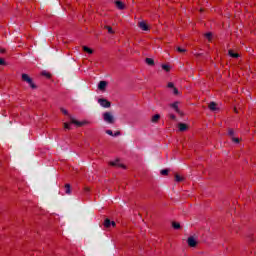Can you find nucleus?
<instances>
[{
  "instance_id": "nucleus-1",
  "label": "nucleus",
  "mask_w": 256,
  "mask_h": 256,
  "mask_svg": "<svg viewBox=\"0 0 256 256\" xmlns=\"http://www.w3.org/2000/svg\"><path fill=\"white\" fill-rule=\"evenodd\" d=\"M22 81H25V83H28V85H30L31 89H37V86L35 85V83H33V79H31V77H29V75L22 74Z\"/></svg>"
},
{
  "instance_id": "nucleus-2",
  "label": "nucleus",
  "mask_w": 256,
  "mask_h": 256,
  "mask_svg": "<svg viewBox=\"0 0 256 256\" xmlns=\"http://www.w3.org/2000/svg\"><path fill=\"white\" fill-rule=\"evenodd\" d=\"M103 119L106 123H109L110 125H113V123H115V118L113 117V114H111V112H105L103 114Z\"/></svg>"
},
{
  "instance_id": "nucleus-3",
  "label": "nucleus",
  "mask_w": 256,
  "mask_h": 256,
  "mask_svg": "<svg viewBox=\"0 0 256 256\" xmlns=\"http://www.w3.org/2000/svg\"><path fill=\"white\" fill-rule=\"evenodd\" d=\"M228 135L231 137L233 143H240L239 138L235 137V131L232 128L228 129Z\"/></svg>"
},
{
  "instance_id": "nucleus-4",
  "label": "nucleus",
  "mask_w": 256,
  "mask_h": 256,
  "mask_svg": "<svg viewBox=\"0 0 256 256\" xmlns=\"http://www.w3.org/2000/svg\"><path fill=\"white\" fill-rule=\"evenodd\" d=\"M187 244H188V247H197V239H195V237L193 236H190L187 239Z\"/></svg>"
},
{
  "instance_id": "nucleus-5",
  "label": "nucleus",
  "mask_w": 256,
  "mask_h": 256,
  "mask_svg": "<svg viewBox=\"0 0 256 256\" xmlns=\"http://www.w3.org/2000/svg\"><path fill=\"white\" fill-rule=\"evenodd\" d=\"M73 125H76V127H83V125H87V121H78L75 120V118H71V122Z\"/></svg>"
},
{
  "instance_id": "nucleus-6",
  "label": "nucleus",
  "mask_w": 256,
  "mask_h": 256,
  "mask_svg": "<svg viewBox=\"0 0 256 256\" xmlns=\"http://www.w3.org/2000/svg\"><path fill=\"white\" fill-rule=\"evenodd\" d=\"M98 103L101 105V107H105L106 109L111 107V102H109L107 99H99Z\"/></svg>"
},
{
  "instance_id": "nucleus-7",
  "label": "nucleus",
  "mask_w": 256,
  "mask_h": 256,
  "mask_svg": "<svg viewBox=\"0 0 256 256\" xmlns=\"http://www.w3.org/2000/svg\"><path fill=\"white\" fill-rule=\"evenodd\" d=\"M138 27H139L142 31H149V25H148L147 22H145V21H140V22H138Z\"/></svg>"
},
{
  "instance_id": "nucleus-8",
  "label": "nucleus",
  "mask_w": 256,
  "mask_h": 256,
  "mask_svg": "<svg viewBox=\"0 0 256 256\" xmlns=\"http://www.w3.org/2000/svg\"><path fill=\"white\" fill-rule=\"evenodd\" d=\"M168 88L173 90L174 95H179V90L177 87H175V84L173 82L168 83Z\"/></svg>"
},
{
  "instance_id": "nucleus-9",
  "label": "nucleus",
  "mask_w": 256,
  "mask_h": 256,
  "mask_svg": "<svg viewBox=\"0 0 256 256\" xmlns=\"http://www.w3.org/2000/svg\"><path fill=\"white\" fill-rule=\"evenodd\" d=\"M170 107H172V109H174L176 113H181V110H179V102H174L170 104Z\"/></svg>"
},
{
  "instance_id": "nucleus-10",
  "label": "nucleus",
  "mask_w": 256,
  "mask_h": 256,
  "mask_svg": "<svg viewBox=\"0 0 256 256\" xmlns=\"http://www.w3.org/2000/svg\"><path fill=\"white\" fill-rule=\"evenodd\" d=\"M178 129L181 132L187 131V129H189V126L187 124H185V123H179L178 124Z\"/></svg>"
},
{
  "instance_id": "nucleus-11",
  "label": "nucleus",
  "mask_w": 256,
  "mask_h": 256,
  "mask_svg": "<svg viewBox=\"0 0 256 256\" xmlns=\"http://www.w3.org/2000/svg\"><path fill=\"white\" fill-rule=\"evenodd\" d=\"M106 87H107V82H105V81H100V82H99V84H98V89H99L100 91H105Z\"/></svg>"
},
{
  "instance_id": "nucleus-12",
  "label": "nucleus",
  "mask_w": 256,
  "mask_h": 256,
  "mask_svg": "<svg viewBox=\"0 0 256 256\" xmlns=\"http://www.w3.org/2000/svg\"><path fill=\"white\" fill-rule=\"evenodd\" d=\"M115 5H116L117 9H120V10L125 9V4L123 2H121L120 0H117L115 2Z\"/></svg>"
},
{
  "instance_id": "nucleus-13",
  "label": "nucleus",
  "mask_w": 256,
  "mask_h": 256,
  "mask_svg": "<svg viewBox=\"0 0 256 256\" xmlns=\"http://www.w3.org/2000/svg\"><path fill=\"white\" fill-rule=\"evenodd\" d=\"M106 133H107V135H110L111 137H118V135H121V132H119V131H116V132L113 134V131H112V130H106Z\"/></svg>"
},
{
  "instance_id": "nucleus-14",
  "label": "nucleus",
  "mask_w": 256,
  "mask_h": 256,
  "mask_svg": "<svg viewBox=\"0 0 256 256\" xmlns=\"http://www.w3.org/2000/svg\"><path fill=\"white\" fill-rule=\"evenodd\" d=\"M210 111H217L219 108H217V103L215 102H211L209 105H208Z\"/></svg>"
},
{
  "instance_id": "nucleus-15",
  "label": "nucleus",
  "mask_w": 256,
  "mask_h": 256,
  "mask_svg": "<svg viewBox=\"0 0 256 256\" xmlns=\"http://www.w3.org/2000/svg\"><path fill=\"white\" fill-rule=\"evenodd\" d=\"M228 54L230 55V57H232V59H237L239 57V53H236L233 50H229Z\"/></svg>"
},
{
  "instance_id": "nucleus-16",
  "label": "nucleus",
  "mask_w": 256,
  "mask_h": 256,
  "mask_svg": "<svg viewBox=\"0 0 256 256\" xmlns=\"http://www.w3.org/2000/svg\"><path fill=\"white\" fill-rule=\"evenodd\" d=\"M161 119V115L159 114H155L154 116H152V123H157L159 120Z\"/></svg>"
},
{
  "instance_id": "nucleus-17",
  "label": "nucleus",
  "mask_w": 256,
  "mask_h": 256,
  "mask_svg": "<svg viewBox=\"0 0 256 256\" xmlns=\"http://www.w3.org/2000/svg\"><path fill=\"white\" fill-rule=\"evenodd\" d=\"M83 51L85 53H88V55H93V49L87 47V46H83Z\"/></svg>"
},
{
  "instance_id": "nucleus-18",
  "label": "nucleus",
  "mask_w": 256,
  "mask_h": 256,
  "mask_svg": "<svg viewBox=\"0 0 256 256\" xmlns=\"http://www.w3.org/2000/svg\"><path fill=\"white\" fill-rule=\"evenodd\" d=\"M65 193L66 195H71V185L65 184Z\"/></svg>"
},
{
  "instance_id": "nucleus-19",
  "label": "nucleus",
  "mask_w": 256,
  "mask_h": 256,
  "mask_svg": "<svg viewBox=\"0 0 256 256\" xmlns=\"http://www.w3.org/2000/svg\"><path fill=\"white\" fill-rule=\"evenodd\" d=\"M104 227H106V229H109V227H111V220H109V218L105 219Z\"/></svg>"
},
{
  "instance_id": "nucleus-20",
  "label": "nucleus",
  "mask_w": 256,
  "mask_h": 256,
  "mask_svg": "<svg viewBox=\"0 0 256 256\" xmlns=\"http://www.w3.org/2000/svg\"><path fill=\"white\" fill-rule=\"evenodd\" d=\"M162 69L164 71H166V73H169V71H171V66L167 65V64H163L162 65Z\"/></svg>"
},
{
  "instance_id": "nucleus-21",
  "label": "nucleus",
  "mask_w": 256,
  "mask_h": 256,
  "mask_svg": "<svg viewBox=\"0 0 256 256\" xmlns=\"http://www.w3.org/2000/svg\"><path fill=\"white\" fill-rule=\"evenodd\" d=\"M41 75H42L43 77H46L47 79H51V73H49V72H47V71H43V72L41 73Z\"/></svg>"
},
{
  "instance_id": "nucleus-22",
  "label": "nucleus",
  "mask_w": 256,
  "mask_h": 256,
  "mask_svg": "<svg viewBox=\"0 0 256 256\" xmlns=\"http://www.w3.org/2000/svg\"><path fill=\"white\" fill-rule=\"evenodd\" d=\"M172 227L173 229H181V224H179V222H173Z\"/></svg>"
},
{
  "instance_id": "nucleus-23",
  "label": "nucleus",
  "mask_w": 256,
  "mask_h": 256,
  "mask_svg": "<svg viewBox=\"0 0 256 256\" xmlns=\"http://www.w3.org/2000/svg\"><path fill=\"white\" fill-rule=\"evenodd\" d=\"M147 65H155V61L151 58H146Z\"/></svg>"
},
{
  "instance_id": "nucleus-24",
  "label": "nucleus",
  "mask_w": 256,
  "mask_h": 256,
  "mask_svg": "<svg viewBox=\"0 0 256 256\" xmlns=\"http://www.w3.org/2000/svg\"><path fill=\"white\" fill-rule=\"evenodd\" d=\"M175 181H177V183H180V181H183V176H180L179 174L175 175Z\"/></svg>"
},
{
  "instance_id": "nucleus-25",
  "label": "nucleus",
  "mask_w": 256,
  "mask_h": 256,
  "mask_svg": "<svg viewBox=\"0 0 256 256\" xmlns=\"http://www.w3.org/2000/svg\"><path fill=\"white\" fill-rule=\"evenodd\" d=\"M105 29H107L108 33H110L111 35L115 33V31H113V28L111 26H105Z\"/></svg>"
},
{
  "instance_id": "nucleus-26",
  "label": "nucleus",
  "mask_w": 256,
  "mask_h": 256,
  "mask_svg": "<svg viewBox=\"0 0 256 256\" xmlns=\"http://www.w3.org/2000/svg\"><path fill=\"white\" fill-rule=\"evenodd\" d=\"M161 175H169V170L168 169H163L160 171Z\"/></svg>"
},
{
  "instance_id": "nucleus-27",
  "label": "nucleus",
  "mask_w": 256,
  "mask_h": 256,
  "mask_svg": "<svg viewBox=\"0 0 256 256\" xmlns=\"http://www.w3.org/2000/svg\"><path fill=\"white\" fill-rule=\"evenodd\" d=\"M205 37H206V39H208V41H211V37H212L211 32L206 33V34H205Z\"/></svg>"
},
{
  "instance_id": "nucleus-28",
  "label": "nucleus",
  "mask_w": 256,
  "mask_h": 256,
  "mask_svg": "<svg viewBox=\"0 0 256 256\" xmlns=\"http://www.w3.org/2000/svg\"><path fill=\"white\" fill-rule=\"evenodd\" d=\"M64 129H71V124L70 123H64Z\"/></svg>"
},
{
  "instance_id": "nucleus-29",
  "label": "nucleus",
  "mask_w": 256,
  "mask_h": 256,
  "mask_svg": "<svg viewBox=\"0 0 256 256\" xmlns=\"http://www.w3.org/2000/svg\"><path fill=\"white\" fill-rule=\"evenodd\" d=\"M185 51H186V50L183 49V48H181V47H178V48H177V52H178V53H185Z\"/></svg>"
},
{
  "instance_id": "nucleus-30",
  "label": "nucleus",
  "mask_w": 256,
  "mask_h": 256,
  "mask_svg": "<svg viewBox=\"0 0 256 256\" xmlns=\"http://www.w3.org/2000/svg\"><path fill=\"white\" fill-rule=\"evenodd\" d=\"M61 112H62L64 115H69V112H68L65 108H61Z\"/></svg>"
},
{
  "instance_id": "nucleus-31",
  "label": "nucleus",
  "mask_w": 256,
  "mask_h": 256,
  "mask_svg": "<svg viewBox=\"0 0 256 256\" xmlns=\"http://www.w3.org/2000/svg\"><path fill=\"white\" fill-rule=\"evenodd\" d=\"M0 65H5V59L0 58Z\"/></svg>"
},
{
  "instance_id": "nucleus-32",
  "label": "nucleus",
  "mask_w": 256,
  "mask_h": 256,
  "mask_svg": "<svg viewBox=\"0 0 256 256\" xmlns=\"http://www.w3.org/2000/svg\"><path fill=\"white\" fill-rule=\"evenodd\" d=\"M169 117H170V119H173V120L176 119L175 114H170Z\"/></svg>"
},
{
  "instance_id": "nucleus-33",
  "label": "nucleus",
  "mask_w": 256,
  "mask_h": 256,
  "mask_svg": "<svg viewBox=\"0 0 256 256\" xmlns=\"http://www.w3.org/2000/svg\"><path fill=\"white\" fill-rule=\"evenodd\" d=\"M116 225L115 221L110 222V226L115 227Z\"/></svg>"
},
{
  "instance_id": "nucleus-34",
  "label": "nucleus",
  "mask_w": 256,
  "mask_h": 256,
  "mask_svg": "<svg viewBox=\"0 0 256 256\" xmlns=\"http://www.w3.org/2000/svg\"><path fill=\"white\" fill-rule=\"evenodd\" d=\"M5 48H0V53H5Z\"/></svg>"
},
{
  "instance_id": "nucleus-35",
  "label": "nucleus",
  "mask_w": 256,
  "mask_h": 256,
  "mask_svg": "<svg viewBox=\"0 0 256 256\" xmlns=\"http://www.w3.org/2000/svg\"><path fill=\"white\" fill-rule=\"evenodd\" d=\"M110 165H117L115 162H111Z\"/></svg>"
}]
</instances>
